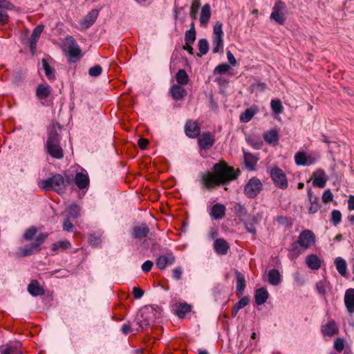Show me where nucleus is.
<instances>
[{"instance_id": "nucleus-24", "label": "nucleus", "mask_w": 354, "mask_h": 354, "mask_svg": "<svg viewBox=\"0 0 354 354\" xmlns=\"http://www.w3.org/2000/svg\"><path fill=\"white\" fill-rule=\"evenodd\" d=\"M268 281L272 286H278L281 282V274L275 268L270 269L268 273Z\"/></svg>"}, {"instance_id": "nucleus-12", "label": "nucleus", "mask_w": 354, "mask_h": 354, "mask_svg": "<svg viewBox=\"0 0 354 354\" xmlns=\"http://www.w3.org/2000/svg\"><path fill=\"white\" fill-rule=\"evenodd\" d=\"M328 180L325 171L322 169H317L313 173V185L315 187L323 188Z\"/></svg>"}, {"instance_id": "nucleus-61", "label": "nucleus", "mask_w": 354, "mask_h": 354, "mask_svg": "<svg viewBox=\"0 0 354 354\" xmlns=\"http://www.w3.org/2000/svg\"><path fill=\"white\" fill-rule=\"evenodd\" d=\"M8 15L6 10L0 6V23L5 24L8 21Z\"/></svg>"}, {"instance_id": "nucleus-20", "label": "nucleus", "mask_w": 354, "mask_h": 354, "mask_svg": "<svg viewBox=\"0 0 354 354\" xmlns=\"http://www.w3.org/2000/svg\"><path fill=\"white\" fill-rule=\"evenodd\" d=\"M44 26L43 25L37 26L32 33L30 41V49L33 53L37 46V41L43 32Z\"/></svg>"}, {"instance_id": "nucleus-52", "label": "nucleus", "mask_w": 354, "mask_h": 354, "mask_svg": "<svg viewBox=\"0 0 354 354\" xmlns=\"http://www.w3.org/2000/svg\"><path fill=\"white\" fill-rule=\"evenodd\" d=\"M342 221V214L339 210L335 209L331 212V221L334 225H337Z\"/></svg>"}, {"instance_id": "nucleus-18", "label": "nucleus", "mask_w": 354, "mask_h": 354, "mask_svg": "<svg viewBox=\"0 0 354 354\" xmlns=\"http://www.w3.org/2000/svg\"><path fill=\"white\" fill-rule=\"evenodd\" d=\"M321 330L325 337H331L339 332L338 327L334 321H330L326 325L322 326Z\"/></svg>"}, {"instance_id": "nucleus-49", "label": "nucleus", "mask_w": 354, "mask_h": 354, "mask_svg": "<svg viewBox=\"0 0 354 354\" xmlns=\"http://www.w3.org/2000/svg\"><path fill=\"white\" fill-rule=\"evenodd\" d=\"M201 2L199 0H194L190 8V17L192 19H196L198 10L200 8Z\"/></svg>"}, {"instance_id": "nucleus-4", "label": "nucleus", "mask_w": 354, "mask_h": 354, "mask_svg": "<svg viewBox=\"0 0 354 354\" xmlns=\"http://www.w3.org/2000/svg\"><path fill=\"white\" fill-rule=\"evenodd\" d=\"M158 311L153 306L142 308L138 313L135 322L139 328L143 330L148 328L156 319Z\"/></svg>"}, {"instance_id": "nucleus-51", "label": "nucleus", "mask_w": 354, "mask_h": 354, "mask_svg": "<svg viewBox=\"0 0 354 354\" xmlns=\"http://www.w3.org/2000/svg\"><path fill=\"white\" fill-rule=\"evenodd\" d=\"M230 66L229 64L224 63L218 65L214 70V74H225L229 71Z\"/></svg>"}, {"instance_id": "nucleus-21", "label": "nucleus", "mask_w": 354, "mask_h": 354, "mask_svg": "<svg viewBox=\"0 0 354 354\" xmlns=\"http://www.w3.org/2000/svg\"><path fill=\"white\" fill-rule=\"evenodd\" d=\"M214 249L217 254L224 255L227 253L229 245L223 239H216L214 242Z\"/></svg>"}, {"instance_id": "nucleus-63", "label": "nucleus", "mask_w": 354, "mask_h": 354, "mask_svg": "<svg viewBox=\"0 0 354 354\" xmlns=\"http://www.w3.org/2000/svg\"><path fill=\"white\" fill-rule=\"evenodd\" d=\"M153 262L151 261L147 260L142 263L141 268L144 272H148L151 270Z\"/></svg>"}, {"instance_id": "nucleus-56", "label": "nucleus", "mask_w": 354, "mask_h": 354, "mask_svg": "<svg viewBox=\"0 0 354 354\" xmlns=\"http://www.w3.org/2000/svg\"><path fill=\"white\" fill-rule=\"evenodd\" d=\"M102 69L100 65H95L88 70V74L92 77H97L102 73Z\"/></svg>"}, {"instance_id": "nucleus-34", "label": "nucleus", "mask_w": 354, "mask_h": 354, "mask_svg": "<svg viewBox=\"0 0 354 354\" xmlns=\"http://www.w3.org/2000/svg\"><path fill=\"white\" fill-rule=\"evenodd\" d=\"M315 288L319 295L325 296L330 288V283L326 279L320 280L316 283Z\"/></svg>"}, {"instance_id": "nucleus-54", "label": "nucleus", "mask_w": 354, "mask_h": 354, "mask_svg": "<svg viewBox=\"0 0 354 354\" xmlns=\"http://www.w3.org/2000/svg\"><path fill=\"white\" fill-rule=\"evenodd\" d=\"M37 233L36 227L32 226L28 228L24 234V239L26 241L31 240Z\"/></svg>"}, {"instance_id": "nucleus-58", "label": "nucleus", "mask_w": 354, "mask_h": 354, "mask_svg": "<svg viewBox=\"0 0 354 354\" xmlns=\"http://www.w3.org/2000/svg\"><path fill=\"white\" fill-rule=\"evenodd\" d=\"M62 227L63 230L68 232H72L74 228L73 224L69 221V218L67 217L64 219Z\"/></svg>"}, {"instance_id": "nucleus-2", "label": "nucleus", "mask_w": 354, "mask_h": 354, "mask_svg": "<svg viewBox=\"0 0 354 354\" xmlns=\"http://www.w3.org/2000/svg\"><path fill=\"white\" fill-rule=\"evenodd\" d=\"M62 127L58 123H54L48 129L46 141L44 148L46 153L52 158L60 160L64 157V151L60 145Z\"/></svg>"}, {"instance_id": "nucleus-32", "label": "nucleus", "mask_w": 354, "mask_h": 354, "mask_svg": "<svg viewBox=\"0 0 354 354\" xmlns=\"http://www.w3.org/2000/svg\"><path fill=\"white\" fill-rule=\"evenodd\" d=\"M304 251V250H303L296 242H293L289 249L288 257L291 261H293L296 259Z\"/></svg>"}, {"instance_id": "nucleus-43", "label": "nucleus", "mask_w": 354, "mask_h": 354, "mask_svg": "<svg viewBox=\"0 0 354 354\" xmlns=\"http://www.w3.org/2000/svg\"><path fill=\"white\" fill-rule=\"evenodd\" d=\"M176 79L177 82L180 85H185L189 82V77L186 73V71L183 69H180L176 75Z\"/></svg>"}, {"instance_id": "nucleus-45", "label": "nucleus", "mask_w": 354, "mask_h": 354, "mask_svg": "<svg viewBox=\"0 0 354 354\" xmlns=\"http://www.w3.org/2000/svg\"><path fill=\"white\" fill-rule=\"evenodd\" d=\"M191 309L190 305L186 303H180L178 306L176 315L180 318L184 317L187 313L191 311Z\"/></svg>"}, {"instance_id": "nucleus-8", "label": "nucleus", "mask_w": 354, "mask_h": 354, "mask_svg": "<svg viewBox=\"0 0 354 354\" xmlns=\"http://www.w3.org/2000/svg\"><path fill=\"white\" fill-rule=\"evenodd\" d=\"M272 180L275 185L281 189H286L288 187V180L283 171L278 168H272L270 171Z\"/></svg>"}, {"instance_id": "nucleus-3", "label": "nucleus", "mask_w": 354, "mask_h": 354, "mask_svg": "<svg viewBox=\"0 0 354 354\" xmlns=\"http://www.w3.org/2000/svg\"><path fill=\"white\" fill-rule=\"evenodd\" d=\"M38 185L44 191L53 190L59 194L64 193L66 187L63 176L58 174L40 180Z\"/></svg>"}, {"instance_id": "nucleus-10", "label": "nucleus", "mask_w": 354, "mask_h": 354, "mask_svg": "<svg viewBox=\"0 0 354 354\" xmlns=\"http://www.w3.org/2000/svg\"><path fill=\"white\" fill-rule=\"evenodd\" d=\"M51 93V88L47 84H40L36 88V96L43 105H48L46 99Z\"/></svg>"}, {"instance_id": "nucleus-22", "label": "nucleus", "mask_w": 354, "mask_h": 354, "mask_svg": "<svg viewBox=\"0 0 354 354\" xmlns=\"http://www.w3.org/2000/svg\"><path fill=\"white\" fill-rule=\"evenodd\" d=\"M226 208L224 205L216 204L211 209L210 216L213 219H221L225 214Z\"/></svg>"}, {"instance_id": "nucleus-13", "label": "nucleus", "mask_w": 354, "mask_h": 354, "mask_svg": "<svg viewBox=\"0 0 354 354\" xmlns=\"http://www.w3.org/2000/svg\"><path fill=\"white\" fill-rule=\"evenodd\" d=\"M149 231L150 230L146 223H141L132 227L131 236L134 239H140L146 237Z\"/></svg>"}, {"instance_id": "nucleus-59", "label": "nucleus", "mask_w": 354, "mask_h": 354, "mask_svg": "<svg viewBox=\"0 0 354 354\" xmlns=\"http://www.w3.org/2000/svg\"><path fill=\"white\" fill-rule=\"evenodd\" d=\"M47 235L44 234H39L37 236L35 241L34 242L36 247L40 250V245L44 242Z\"/></svg>"}, {"instance_id": "nucleus-62", "label": "nucleus", "mask_w": 354, "mask_h": 354, "mask_svg": "<svg viewBox=\"0 0 354 354\" xmlns=\"http://www.w3.org/2000/svg\"><path fill=\"white\" fill-rule=\"evenodd\" d=\"M183 270L181 267H176L173 270V277L176 280H180L181 279Z\"/></svg>"}, {"instance_id": "nucleus-14", "label": "nucleus", "mask_w": 354, "mask_h": 354, "mask_svg": "<svg viewBox=\"0 0 354 354\" xmlns=\"http://www.w3.org/2000/svg\"><path fill=\"white\" fill-rule=\"evenodd\" d=\"M198 142L201 148L208 149L211 148L215 142L214 136L210 133H204L198 138Z\"/></svg>"}, {"instance_id": "nucleus-46", "label": "nucleus", "mask_w": 354, "mask_h": 354, "mask_svg": "<svg viewBox=\"0 0 354 354\" xmlns=\"http://www.w3.org/2000/svg\"><path fill=\"white\" fill-rule=\"evenodd\" d=\"M38 251H39V249L35 246L34 243H32L30 245H26L21 248V255L23 257H26Z\"/></svg>"}, {"instance_id": "nucleus-28", "label": "nucleus", "mask_w": 354, "mask_h": 354, "mask_svg": "<svg viewBox=\"0 0 354 354\" xmlns=\"http://www.w3.org/2000/svg\"><path fill=\"white\" fill-rule=\"evenodd\" d=\"M170 92L173 98L177 100H181L187 94L186 90L183 86L178 84L173 85Z\"/></svg>"}, {"instance_id": "nucleus-42", "label": "nucleus", "mask_w": 354, "mask_h": 354, "mask_svg": "<svg viewBox=\"0 0 354 354\" xmlns=\"http://www.w3.org/2000/svg\"><path fill=\"white\" fill-rule=\"evenodd\" d=\"M348 346H345V340L343 338H337L334 341V348L337 353L344 354V350Z\"/></svg>"}, {"instance_id": "nucleus-31", "label": "nucleus", "mask_w": 354, "mask_h": 354, "mask_svg": "<svg viewBox=\"0 0 354 354\" xmlns=\"http://www.w3.org/2000/svg\"><path fill=\"white\" fill-rule=\"evenodd\" d=\"M244 161L245 164V167L249 170H254V167L258 161V158L250 153H248L244 151Z\"/></svg>"}, {"instance_id": "nucleus-64", "label": "nucleus", "mask_w": 354, "mask_h": 354, "mask_svg": "<svg viewBox=\"0 0 354 354\" xmlns=\"http://www.w3.org/2000/svg\"><path fill=\"white\" fill-rule=\"evenodd\" d=\"M2 354H22V353L17 348L9 347L5 349Z\"/></svg>"}, {"instance_id": "nucleus-27", "label": "nucleus", "mask_w": 354, "mask_h": 354, "mask_svg": "<svg viewBox=\"0 0 354 354\" xmlns=\"http://www.w3.org/2000/svg\"><path fill=\"white\" fill-rule=\"evenodd\" d=\"M28 291L34 297L42 295L44 292V289L36 280H33L30 283L28 286Z\"/></svg>"}, {"instance_id": "nucleus-38", "label": "nucleus", "mask_w": 354, "mask_h": 354, "mask_svg": "<svg viewBox=\"0 0 354 354\" xmlns=\"http://www.w3.org/2000/svg\"><path fill=\"white\" fill-rule=\"evenodd\" d=\"M263 138L268 143H273L278 141L279 135L275 129H271L263 134Z\"/></svg>"}, {"instance_id": "nucleus-35", "label": "nucleus", "mask_w": 354, "mask_h": 354, "mask_svg": "<svg viewBox=\"0 0 354 354\" xmlns=\"http://www.w3.org/2000/svg\"><path fill=\"white\" fill-rule=\"evenodd\" d=\"M257 107H250L247 109L240 116V120L243 122H249L252 117L257 113Z\"/></svg>"}, {"instance_id": "nucleus-23", "label": "nucleus", "mask_w": 354, "mask_h": 354, "mask_svg": "<svg viewBox=\"0 0 354 354\" xmlns=\"http://www.w3.org/2000/svg\"><path fill=\"white\" fill-rule=\"evenodd\" d=\"M269 293L265 288H260L255 291L254 299L258 306L264 304L268 300Z\"/></svg>"}, {"instance_id": "nucleus-29", "label": "nucleus", "mask_w": 354, "mask_h": 354, "mask_svg": "<svg viewBox=\"0 0 354 354\" xmlns=\"http://www.w3.org/2000/svg\"><path fill=\"white\" fill-rule=\"evenodd\" d=\"M306 263L312 270H318L321 266V260L316 254H310L306 258Z\"/></svg>"}, {"instance_id": "nucleus-50", "label": "nucleus", "mask_w": 354, "mask_h": 354, "mask_svg": "<svg viewBox=\"0 0 354 354\" xmlns=\"http://www.w3.org/2000/svg\"><path fill=\"white\" fill-rule=\"evenodd\" d=\"M196 40V31L187 30L185 34V41L187 46L192 45Z\"/></svg>"}, {"instance_id": "nucleus-33", "label": "nucleus", "mask_w": 354, "mask_h": 354, "mask_svg": "<svg viewBox=\"0 0 354 354\" xmlns=\"http://www.w3.org/2000/svg\"><path fill=\"white\" fill-rule=\"evenodd\" d=\"M295 161L297 165L309 166L313 163V161L307 158L305 153L297 152L295 155Z\"/></svg>"}, {"instance_id": "nucleus-9", "label": "nucleus", "mask_w": 354, "mask_h": 354, "mask_svg": "<svg viewBox=\"0 0 354 354\" xmlns=\"http://www.w3.org/2000/svg\"><path fill=\"white\" fill-rule=\"evenodd\" d=\"M64 44L68 49L70 57L75 59L80 57V49L77 43L72 36H67L66 37Z\"/></svg>"}, {"instance_id": "nucleus-53", "label": "nucleus", "mask_w": 354, "mask_h": 354, "mask_svg": "<svg viewBox=\"0 0 354 354\" xmlns=\"http://www.w3.org/2000/svg\"><path fill=\"white\" fill-rule=\"evenodd\" d=\"M212 37H223V24L217 21L214 26Z\"/></svg>"}, {"instance_id": "nucleus-26", "label": "nucleus", "mask_w": 354, "mask_h": 354, "mask_svg": "<svg viewBox=\"0 0 354 354\" xmlns=\"http://www.w3.org/2000/svg\"><path fill=\"white\" fill-rule=\"evenodd\" d=\"M68 218L75 219L80 216V207L76 204H71L63 213Z\"/></svg>"}, {"instance_id": "nucleus-15", "label": "nucleus", "mask_w": 354, "mask_h": 354, "mask_svg": "<svg viewBox=\"0 0 354 354\" xmlns=\"http://www.w3.org/2000/svg\"><path fill=\"white\" fill-rule=\"evenodd\" d=\"M175 257L171 253L167 255H160L156 259V266L160 270H164L167 266L174 264Z\"/></svg>"}, {"instance_id": "nucleus-5", "label": "nucleus", "mask_w": 354, "mask_h": 354, "mask_svg": "<svg viewBox=\"0 0 354 354\" xmlns=\"http://www.w3.org/2000/svg\"><path fill=\"white\" fill-rule=\"evenodd\" d=\"M286 6L285 3L281 1H277L272 8L270 18L277 24L283 25L286 21Z\"/></svg>"}, {"instance_id": "nucleus-36", "label": "nucleus", "mask_w": 354, "mask_h": 354, "mask_svg": "<svg viewBox=\"0 0 354 354\" xmlns=\"http://www.w3.org/2000/svg\"><path fill=\"white\" fill-rule=\"evenodd\" d=\"M335 264L339 274L345 276L347 268L346 261L343 258L339 257L335 259Z\"/></svg>"}, {"instance_id": "nucleus-47", "label": "nucleus", "mask_w": 354, "mask_h": 354, "mask_svg": "<svg viewBox=\"0 0 354 354\" xmlns=\"http://www.w3.org/2000/svg\"><path fill=\"white\" fill-rule=\"evenodd\" d=\"M270 106L272 112L275 114L281 113L283 111L282 103L280 100H272Z\"/></svg>"}, {"instance_id": "nucleus-17", "label": "nucleus", "mask_w": 354, "mask_h": 354, "mask_svg": "<svg viewBox=\"0 0 354 354\" xmlns=\"http://www.w3.org/2000/svg\"><path fill=\"white\" fill-rule=\"evenodd\" d=\"M262 216L263 212H259L257 213V216L248 217V220L245 223V228L248 232L252 234H256L255 225L259 223Z\"/></svg>"}, {"instance_id": "nucleus-37", "label": "nucleus", "mask_w": 354, "mask_h": 354, "mask_svg": "<svg viewBox=\"0 0 354 354\" xmlns=\"http://www.w3.org/2000/svg\"><path fill=\"white\" fill-rule=\"evenodd\" d=\"M245 288V280L244 277L240 273L236 274V295L238 297H241L244 292Z\"/></svg>"}, {"instance_id": "nucleus-6", "label": "nucleus", "mask_w": 354, "mask_h": 354, "mask_svg": "<svg viewBox=\"0 0 354 354\" xmlns=\"http://www.w3.org/2000/svg\"><path fill=\"white\" fill-rule=\"evenodd\" d=\"M315 236L314 233L309 230H303L297 238L296 243L303 250H306L315 244Z\"/></svg>"}, {"instance_id": "nucleus-30", "label": "nucleus", "mask_w": 354, "mask_h": 354, "mask_svg": "<svg viewBox=\"0 0 354 354\" xmlns=\"http://www.w3.org/2000/svg\"><path fill=\"white\" fill-rule=\"evenodd\" d=\"M98 16V10H91L88 15L85 17V18L82 20V24L85 27L88 28L92 26L95 20L97 19Z\"/></svg>"}, {"instance_id": "nucleus-19", "label": "nucleus", "mask_w": 354, "mask_h": 354, "mask_svg": "<svg viewBox=\"0 0 354 354\" xmlns=\"http://www.w3.org/2000/svg\"><path fill=\"white\" fill-rule=\"evenodd\" d=\"M344 304L350 314L354 313V288H348L344 295Z\"/></svg>"}, {"instance_id": "nucleus-40", "label": "nucleus", "mask_w": 354, "mask_h": 354, "mask_svg": "<svg viewBox=\"0 0 354 354\" xmlns=\"http://www.w3.org/2000/svg\"><path fill=\"white\" fill-rule=\"evenodd\" d=\"M249 303V298L248 297H243L233 306L232 315L235 317L239 310L245 307Z\"/></svg>"}, {"instance_id": "nucleus-44", "label": "nucleus", "mask_w": 354, "mask_h": 354, "mask_svg": "<svg viewBox=\"0 0 354 354\" xmlns=\"http://www.w3.org/2000/svg\"><path fill=\"white\" fill-rule=\"evenodd\" d=\"M71 244L68 241H59L52 245V250L57 252L59 250H64L71 248Z\"/></svg>"}, {"instance_id": "nucleus-48", "label": "nucleus", "mask_w": 354, "mask_h": 354, "mask_svg": "<svg viewBox=\"0 0 354 354\" xmlns=\"http://www.w3.org/2000/svg\"><path fill=\"white\" fill-rule=\"evenodd\" d=\"M198 50L202 55H206L209 50V43L206 39H201L198 41Z\"/></svg>"}, {"instance_id": "nucleus-41", "label": "nucleus", "mask_w": 354, "mask_h": 354, "mask_svg": "<svg viewBox=\"0 0 354 354\" xmlns=\"http://www.w3.org/2000/svg\"><path fill=\"white\" fill-rule=\"evenodd\" d=\"M212 53H217L223 48V37H212Z\"/></svg>"}, {"instance_id": "nucleus-39", "label": "nucleus", "mask_w": 354, "mask_h": 354, "mask_svg": "<svg viewBox=\"0 0 354 354\" xmlns=\"http://www.w3.org/2000/svg\"><path fill=\"white\" fill-rule=\"evenodd\" d=\"M42 67H43V69L44 70L45 75H46V77L49 80H55V70L50 66V65L48 64L47 61L45 60V59L42 60Z\"/></svg>"}, {"instance_id": "nucleus-25", "label": "nucleus", "mask_w": 354, "mask_h": 354, "mask_svg": "<svg viewBox=\"0 0 354 354\" xmlns=\"http://www.w3.org/2000/svg\"><path fill=\"white\" fill-rule=\"evenodd\" d=\"M211 17V8L208 3L205 4L201 10L200 24L201 26H205L208 23Z\"/></svg>"}, {"instance_id": "nucleus-11", "label": "nucleus", "mask_w": 354, "mask_h": 354, "mask_svg": "<svg viewBox=\"0 0 354 354\" xmlns=\"http://www.w3.org/2000/svg\"><path fill=\"white\" fill-rule=\"evenodd\" d=\"M74 182L80 189H87L90 183L88 174L86 171L77 172L74 178Z\"/></svg>"}, {"instance_id": "nucleus-16", "label": "nucleus", "mask_w": 354, "mask_h": 354, "mask_svg": "<svg viewBox=\"0 0 354 354\" xmlns=\"http://www.w3.org/2000/svg\"><path fill=\"white\" fill-rule=\"evenodd\" d=\"M185 132L189 138H196L200 133V128L198 124L192 120H188L185 125Z\"/></svg>"}, {"instance_id": "nucleus-57", "label": "nucleus", "mask_w": 354, "mask_h": 354, "mask_svg": "<svg viewBox=\"0 0 354 354\" xmlns=\"http://www.w3.org/2000/svg\"><path fill=\"white\" fill-rule=\"evenodd\" d=\"M247 141L256 149H260L263 145V142L260 140H256L253 137H248Z\"/></svg>"}, {"instance_id": "nucleus-55", "label": "nucleus", "mask_w": 354, "mask_h": 354, "mask_svg": "<svg viewBox=\"0 0 354 354\" xmlns=\"http://www.w3.org/2000/svg\"><path fill=\"white\" fill-rule=\"evenodd\" d=\"M88 242L91 245L97 247L101 243L102 240L100 236L92 234L88 237Z\"/></svg>"}, {"instance_id": "nucleus-60", "label": "nucleus", "mask_w": 354, "mask_h": 354, "mask_svg": "<svg viewBox=\"0 0 354 354\" xmlns=\"http://www.w3.org/2000/svg\"><path fill=\"white\" fill-rule=\"evenodd\" d=\"M333 194L330 189L325 190L322 195V201L324 203H328L333 200Z\"/></svg>"}, {"instance_id": "nucleus-7", "label": "nucleus", "mask_w": 354, "mask_h": 354, "mask_svg": "<svg viewBox=\"0 0 354 354\" xmlns=\"http://www.w3.org/2000/svg\"><path fill=\"white\" fill-rule=\"evenodd\" d=\"M262 189L261 180L257 178H250L244 187V192L248 198H254Z\"/></svg>"}, {"instance_id": "nucleus-1", "label": "nucleus", "mask_w": 354, "mask_h": 354, "mask_svg": "<svg viewBox=\"0 0 354 354\" xmlns=\"http://www.w3.org/2000/svg\"><path fill=\"white\" fill-rule=\"evenodd\" d=\"M238 174L224 162H219L214 165L212 171L201 174V182L203 187L212 189L222 184H226L236 179Z\"/></svg>"}]
</instances>
